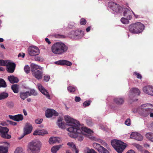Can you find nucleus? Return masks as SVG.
Masks as SVG:
<instances>
[{
    "label": "nucleus",
    "instance_id": "6e6d98bb",
    "mask_svg": "<svg viewBox=\"0 0 153 153\" xmlns=\"http://www.w3.org/2000/svg\"><path fill=\"white\" fill-rule=\"evenodd\" d=\"M7 122L11 125L13 126H15L16 125L17 123H16L13 122L11 121L7 120Z\"/></svg>",
    "mask_w": 153,
    "mask_h": 153
},
{
    "label": "nucleus",
    "instance_id": "7c9ffc66",
    "mask_svg": "<svg viewBox=\"0 0 153 153\" xmlns=\"http://www.w3.org/2000/svg\"><path fill=\"white\" fill-rule=\"evenodd\" d=\"M68 147L71 149L73 151L77 149L75 144L73 142H69L67 143Z\"/></svg>",
    "mask_w": 153,
    "mask_h": 153
},
{
    "label": "nucleus",
    "instance_id": "9d476101",
    "mask_svg": "<svg viewBox=\"0 0 153 153\" xmlns=\"http://www.w3.org/2000/svg\"><path fill=\"white\" fill-rule=\"evenodd\" d=\"M8 131L9 129L7 128L2 127L0 126V132L2 137L7 139L11 138V136L7 134Z\"/></svg>",
    "mask_w": 153,
    "mask_h": 153
},
{
    "label": "nucleus",
    "instance_id": "f257e3e1",
    "mask_svg": "<svg viewBox=\"0 0 153 153\" xmlns=\"http://www.w3.org/2000/svg\"><path fill=\"white\" fill-rule=\"evenodd\" d=\"M64 119L67 123L66 125L69 127L66 129L69 132L68 135L71 137L76 138L78 140L81 141L83 139L85 133L90 134L93 133L90 129L83 125H80L79 121L69 116H65Z\"/></svg>",
    "mask_w": 153,
    "mask_h": 153
},
{
    "label": "nucleus",
    "instance_id": "9b49d317",
    "mask_svg": "<svg viewBox=\"0 0 153 153\" xmlns=\"http://www.w3.org/2000/svg\"><path fill=\"white\" fill-rule=\"evenodd\" d=\"M29 54L31 56H36L38 55L39 53V49L36 46H32L29 48L28 50Z\"/></svg>",
    "mask_w": 153,
    "mask_h": 153
},
{
    "label": "nucleus",
    "instance_id": "49530a36",
    "mask_svg": "<svg viewBox=\"0 0 153 153\" xmlns=\"http://www.w3.org/2000/svg\"><path fill=\"white\" fill-rule=\"evenodd\" d=\"M85 153H97L94 149H87V152Z\"/></svg>",
    "mask_w": 153,
    "mask_h": 153
},
{
    "label": "nucleus",
    "instance_id": "4468645a",
    "mask_svg": "<svg viewBox=\"0 0 153 153\" xmlns=\"http://www.w3.org/2000/svg\"><path fill=\"white\" fill-rule=\"evenodd\" d=\"M130 137L131 138L134 139L138 141L142 140L143 139V137L141 134L136 132H132Z\"/></svg>",
    "mask_w": 153,
    "mask_h": 153
},
{
    "label": "nucleus",
    "instance_id": "4c0bfd02",
    "mask_svg": "<svg viewBox=\"0 0 153 153\" xmlns=\"http://www.w3.org/2000/svg\"><path fill=\"white\" fill-rule=\"evenodd\" d=\"M23 151L22 148L18 147L16 149L14 153H24Z\"/></svg>",
    "mask_w": 153,
    "mask_h": 153
},
{
    "label": "nucleus",
    "instance_id": "39448f33",
    "mask_svg": "<svg viewBox=\"0 0 153 153\" xmlns=\"http://www.w3.org/2000/svg\"><path fill=\"white\" fill-rule=\"evenodd\" d=\"M144 28V25L140 22H137L130 25L128 27V30L131 33L138 34L141 33Z\"/></svg>",
    "mask_w": 153,
    "mask_h": 153
},
{
    "label": "nucleus",
    "instance_id": "f704fd0d",
    "mask_svg": "<svg viewBox=\"0 0 153 153\" xmlns=\"http://www.w3.org/2000/svg\"><path fill=\"white\" fill-rule=\"evenodd\" d=\"M67 89L69 92L74 93L76 90V88L72 86H70L68 87Z\"/></svg>",
    "mask_w": 153,
    "mask_h": 153
},
{
    "label": "nucleus",
    "instance_id": "1a4fd4ad",
    "mask_svg": "<svg viewBox=\"0 0 153 153\" xmlns=\"http://www.w3.org/2000/svg\"><path fill=\"white\" fill-rule=\"evenodd\" d=\"M93 146L94 147L97 149L100 153H109L107 149L97 143H94L93 144Z\"/></svg>",
    "mask_w": 153,
    "mask_h": 153
},
{
    "label": "nucleus",
    "instance_id": "bb28decb",
    "mask_svg": "<svg viewBox=\"0 0 153 153\" xmlns=\"http://www.w3.org/2000/svg\"><path fill=\"white\" fill-rule=\"evenodd\" d=\"M21 95L22 96H35L36 95L35 90H31L26 93H22Z\"/></svg>",
    "mask_w": 153,
    "mask_h": 153
},
{
    "label": "nucleus",
    "instance_id": "4d7b16f0",
    "mask_svg": "<svg viewBox=\"0 0 153 153\" xmlns=\"http://www.w3.org/2000/svg\"><path fill=\"white\" fill-rule=\"evenodd\" d=\"M81 100L80 98L76 96L75 98V100L76 102L79 101Z\"/></svg>",
    "mask_w": 153,
    "mask_h": 153
},
{
    "label": "nucleus",
    "instance_id": "473e14b6",
    "mask_svg": "<svg viewBox=\"0 0 153 153\" xmlns=\"http://www.w3.org/2000/svg\"><path fill=\"white\" fill-rule=\"evenodd\" d=\"M146 136L148 139L153 142V133H148L146 134Z\"/></svg>",
    "mask_w": 153,
    "mask_h": 153
},
{
    "label": "nucleus",
    "instance_id": "69168bd1",
    "mask_svg": "<svg viewBox=\"0 0 153 153\" xmlns=\"http://www.w3.org/2000/svg\"><path fill=\"white\" fill-rule=\"evenodd\" d=\"M91 30V27L89 26L86 29V30L87 32H89Z\"/></svg>",
    "mask_w": 153,
    "mask_h": 153
},
{
    "label": "nucleus",
    "instance_id": "f8f14e48",
    "mask_svg": "<svg viewBox=\"0 0 153 153\" xmlns=\"http://www.w3.org/2000/svg\"><path fill=\"white\" fill-rule=\"evenodd\" d=\"M58 115V113L53 109H48L45 112V116L48 118L51 117L53 116H57Z\"/></svg>",
    "mask_w": 153,
    "mask_h": 153
},
{
    "label": "nucleus",
    "instance_id": "8fccbe9b",
    "mask_svg": "<svg viewBox=\"0 0 153 153\" xmlns=\"http://www.w3.org/2000/svg\"><path fill=\"white\" fill-rule=\"evenodd\" d=\"M43 121L42 119H37L35 120V122L37 124L41 123Z\"/></svg>",
    "mask_w": 153,
    "mask_h": 153
},
{
    "label": "nucleus",
    "instance_id": "680f3d73",
    "mask_svg": "<svg viewBox=\"0 0 153 153\" xmlns=\"http://www.w3.org/2000/svg\"><path fill=\"white\" fill-rule=\"evenodd\" d=\"M57 37L58 38H64L65 37V36L63 35H60L59 34H58L57 35Z\"/></svg>",
    "mask_w": 153,
    "mask_h": 153
},
{
    "label": "nucleus",
    "instance_id": "e433bc0d",
    "mask_svg": "<svg viewBox=\"0 0 153 153\" xmlns=\"http://www.w3.org/2000/svg\"><path fill=\"white\" fill-rule=\"evenodd\" d=\"M131 19H129L128 18H122L121 19L122 22L124 24H127L129 22V20Z\"/></svg>",
    "mask_w": 153,
    "mask_h": 153
},
{
    "label": "nucleus",
    "instance_id": "6e6552de",
    "mask_svg": "<svg viewBox=\"0 0 153 153\" xmlns=\"http://www.w3.org/2000/svg\"><path fill=\"white\" fill-rule=\"evenodd\" d=\"M108 7L113 11L116 13L120 12L123 10V8L119 4L113 2H109Z\"/></svg>",
    "mask_w": 153,
    "mask_h": 153
},
{
    "label": "nucleus",
    "instance_id": "de8ad7c7",
    "mask_svg": "<svg viewBox=\"0 0 153 153\" xmlns=\"http://www.w3.org/2000/svg\"><path fill=\"white\" fill-rule=\"evenodd\" d=\"M35 60L37 61H43V59L42 58H41L40 57L37 56H36L34 58Z\"/></svg>",
    "mask_w": 153,
    "mask_h": 153
},
{
    "label": "nucleus",
    "instance_id": "4be33fe9",
    "mask_svg": "<svg viewBox=\"0 0 153 153\" xmlns=\"http://www.w3.org/2000/svg\"><path fill=\"white\" fill-rule=\"evenodd\" d=\"M63 119L61 117H59L58 119L57 124L59 128L62 129L65 128L66 124L62 122Z\"/></svg>",
    "mask_w": 153,
    "mask_h": 153
},
{
    "label": "nucleus",
    "instance_id": "c756f323",
    "mask_svg": "<svg viewBox=\"0 0 153 153\" xmlns=\"http://www.w3.org/2000/svg\"><path fill=\"white\" fill-rule=\"evenodd\" d=\"M30 67L31 71L33 73L38 70V69H40L39 66L33 63H32L31 64Z\"/></svg>",
    "mask_w": 153,
    "mask_h": 153
},
{
    "label": "nucleus",
    "instance_id": "b1692460",
    "mask_svg": "<svg viewBox=\"0 0 153 153\" xmlns=\"http://www.w3.org/2000/svg\"><path fill=\"white\" fill-rule=\"evenodd\" d=\"M114 102L118 105H121L123 104L124 100L122 98L117 97L114 99Z\"/></svg>",
    "mask_w": 153,
    "mask_h": 153
},
{
    "label": "nucleus",
    "instance_id": "f3484780",
    "mask_svg": "<svg viewBox=\"0 0 153 153\" xmlns=\"http://www.w3.org/2000/svg\"><path fill=\"white\" fill-rule=\"evenodd\" d=\"M43 72L42 71L37 70L32 73V74L34 77L38 79H41L43 76Z\"/></svg>",
    "mask_w": 153,
    "mask_h": 153
},
{
    "label": "nucleus",
    "instance_id": "5701e85b",
    "mask_svg": "<svg viewBox=\"0 0 153 153\" xmlns=\"http://www.w3.org/2000/svg\"><path fill=\"white\" fill-rule=\"evenodd\" d=\"M60 140V138L58 137H53L50 138L49 142L50 144H52L56 143H59Z\"/></svg>",
    "mask_w": 153,
    "mask_h": 153
},
{
    "label": "nucleus",
    "instance_id": "aec40b11",
    "mask_svg": "<svg viewBox=\"0 0 153 153\" xmlns=\"http://www.w3.org/2000/svg\"><path fill=\"white\" fill-rule=\"evenodd\" d=\"M46 131L44 130H36L33 133V134L34 135H44L45 134H48Z\"/></svg>",
    "mask_w": 153,
    "mask_h": 153
},
{
    "label": "nucleus",
    "instance_id": "09e8293b",
    "mask_svg": "<svg viewBox=\"0 0 153 153\" xmlns=\"http://www.w3.org/2000/svg\"><path fill=\"white\" fill-rule=\"evenodd\" d=\"M50 77L49 75H46L44 76V80L46 82H48L50 79Z\"/></svg>",
    "mask_w": 153,
    "mask_h": 153
},
{
    "label": "nucleus",
    "instance_id": "7ed1b4c3",
    "mask_svg": "<svg viewBox=\"0 0 153 153\" xmlns=\"http://www.w3.org/2000/svg\"><path fill=\"white\" fill-rule=\"evenodd\" d=\"M134 113L138 112L140 114L145 117L149 115V112L153 111V105L149 103L142 105L137 109H134L132 111Z\"/></svg>",
    "mask_w": 153,
    "mask_h": 153
},
{
    "label": "nucleus",
    "instance_id": "72a5a7b5",
    "mask_svg": "<svg viewBox=\"0 0 153 153\" xmlns=\"http://www.w3.org/2000/svg\"><path fill=\"white\" fill-rule=\"evenodd\" d=\"M11 88L14 93H17L18 92V88L16 84L13 85L11 87Z\"/></svg>",
    "mask_w": 153,
    "mask_h": 153
},
{
    "label": "nucleus",
    "instance_id": "a878e982",
    "mask_svg": "<svg viewBox=\"0 0 153 153\" xmlns=\"http://www.w3.org/2000/svg\"><path fill=\"white\" fill-rule=\"evenodd\" d=\"M8 79L10 82L12 83H17L19 81V80L17 77L13 76H8Z\"/></svg>",
    "mask_w": 153,
    "mask_h": 153
},
{
    "label": "nucleus",
    "instance_id": "0eeeda50",
    "mask_svg": "<svg viewBox=\"0 0 153 153\" xmlns=\"http://www.w3.org/2000/svg\"><path fill=\"white\" fill-rule=\"evenodd\" d=\"M83 33L84 32L82 31L76 30L71 31L69 36L71 38L77 39L81 38L83 35Z\"/></svg>",
    "mask_w": 153,
    "mask_h": 153
},
{
    "label": "nucleus",
    "instance_id": "412c9836",
    "mask_svg": "<svg viewBox=\"0 0 153 153\" xmlns=\"http://www.w3.org/2000/svg\"><path fill=\"white\" fill-rule=\"evenodd\" d=\"M123 15L129 19H131L132 18L131 11L128 8H125L124 9Z\"/></svg>",
    "mask_w": 153,
    "mask_h": 153
},
{
    "label": "nucleus",
    "instance_id": "2eb2a0df",
    "mask_svg": "<svg viewBox=\"0 0 153 153\" xmlns=\"http://www.w3.org/2000/svg\"><path fill=\"white\" fill-rule=\"evenodd\" d=\"M6 66L7 71L9 73H12L14 71L16 64L14 63L8 62Z\"/></svg>",
    "mask_w": 153,
    "mask_h": 153
},
{
    "label": "nucleus",
    "instance_id": "5fc2aeb1",
    "mask_svg": "<svg viewBox=\"0 0 153 153\" xmlns=\"http://www.w3.org/2000/svg\"><path fill=\"white\" fill-rule=\"evenodd\" d=\"M88 137L89 138H90V139L91 140H94V141H96V140L95 138V137H94L92 136L91 135H88Z\"/></svg>",
    "mask_w": 153,
    "mask_h": 153
},
{
    "label": "nucleus",
    "instance_id": "37998d69",
    "mask_svg": "<svg viewBox=\"0 0 153 153\" xmlns=\"http://www.w3.org/2000/svg\"><path fill=\"white\" fill-rule=\"evenodd\" d=\"M133 75H134L136 76V77L137 78L139 79H141L142 78V75L136 72H134L133 73Z\"/></svg>",
    "mask_w": 153,
    "mask_h": 153
},
{
    "label": "nucleus",
    "instance_id": "e2e57ef3",
    "mask_svg": "<svg viewBox=\"0 0 153 153\" xmlns=\"http://www.w3.org/2000/svg\"><path fill=\"white\" fill-rule=\"evenodd\" d=\"M126 153H135L134 151L132 149L129 150Z\"/></svg>",
    "mask_w": 153,
    "mask_h": 153
},
{
    "label": "nucleus",
    "instance_id": "052dcab7",
    "mask_svg": "<svg viewBox=\"0 0 153 153\" xmlns=\"http://www.w3.org/2000/svg\"><path fill=\"white\" fill-rule=\"evenodd\" d=\"M45 40L46 42L48 44L50 45L51 43V42L50 41V40L48 38H46L45 39Z\"/></svg>",
    "mask_w": 153,
    "mask_h": 153
},
{
    "label": "nucleus",
    "instance_id": "a19ab883",
    "mask_svg": "<svg viewBox=\"0 0 153 153\" xmlns=\"http://www.w3.org/2000/svg\"><path fill=\"white\" fill-rule=\"evenodd\" d=\"M7 61L4 60L2 59H0V65L1 66H5L6 65L7 63Z\"/></svg>",
    "mask_w": 153,
    "mask_h": 153
},
{
    "label": "nucleus",
    "instance_id": "20e7f679",
    "mask_svg": "<svg viewBox=\"0 0 153 153\" xmlns=\"http://www.w3.org/2000/svg\"><path fill=\"white\" fill-rule=\"evenodd\" d=\"M42 144L39 140H35L29 143L28 150L29 153H39Z\"/></svg>",
    "mask_w": 153,
    "mask_h": 153
},
{
    "label": "nucleus",
    "instance_id": "338daca9",
    "mask_svg": "<svg viewBox=\"0 0 153 153\" xmlns=\"http://www.w3.org/2000/svg\"><path fill=\"white\" fill-rule=\"evenodd\" d=\"M23 113H24V114L25 115V116L27 115V111L25 110L24 109L23 110Z\"/></svg>",
    "mask_w": 153,
    "mask_h": 153
},
{
    "label": "nucleus",
    "instance_id": "864d4df0",
    "mask_svg": "<svg viewBox=\"0 0 153 153\" xmlns=\"http://www.w3.org/2000/svg\"><path fill=\"white\" fill-rule=\"evenodd\" d=\"M86 123L87 125L89 126H91L92 125L93 123L91 120H88L86 121Z\"/></svg>",
    "mask_w": 153,
    "mask_h": 153
},
{
    "label": "nucleus",
    "instance_id": "a18cd8bd",
    "mask_svg": "<svg viewBox=\"0 0 153 153\" xmlns=\"http://www.w3.org/2000/svg\"><path fill=\"white\" fill-rule=\"evenodd\" d=\"M125 124L127 126H130L131 125V120L129 118L127 119L125 122Z\"/></svg>",
    "mask_w": 153,
    "mask_h": 153
},
{
    "label": "nucleus",
    "instance_id": "79ce46f5",
    "mask_svg": "<svg viewBox=\"0 0 153 153\" xmlns=\"http://www.w3.org/2000/svg\"><path fill=\"white\" fill-rule=\"evenodd\" d=\"M87 22V21L84 18H81L80 21V24L81 25H85Z\"/></svg>",
    "mask_w": 153,
    "mask_h": 153
},
{
    "label": "nucleus",
    "instance_id": "ddd939ff",
    "mask_svg": "<svg viewBox=\"0 0 153 153\" xmlns=\"http://www.w3.org/2000/svg\"><path fill=\"white\" fill-rule=\"evenodd\" d=\"M33 127L31 124L27 123L24 129L23 135L21 138H22L26 135L30 133L32 130Z\"/></svg>",
    "mask_w": 153,
    "mask_h": 153
},
{
    "label": "nucleus",
    "instance_id": "0e129e2a",
    "mask_svg": "<svg viewBox=\"0 0 153 153\" xmlns=\"http://www.w3.org/2000/svg\"><path fill=\"white\" fill-rule=\"evenodd\" d=\"M7 96H0V100H3L7 97Z\"/></svg>",
    "mask_w": 153,
    "mask_h": 153
},
{
    "label": "nucleus",
    "instance_id": "6ab92c4d",
    "mask_svg": "<svg viewBox=\"0 0 153 153\" xmlns=\"http://www.w3.org/2000/svg\"><path fill=\"white\" fill-rule=\"evenodd\" d=\"M9 117L10 119L17 121H21L23 119V115L20 114L14 116L9 115Z\"/></svg>",
    "mask_w": 153,
    "mask_h": 153
},
{
    "label": "nucleus",
    "instance_id": "dca6fc26",
    "mask_svg": "<svg viewBox=\"0 0 153 153\" xmlns=\"http://www.w3.org/2000/svg\"><path fill=\"white\" fill-rule=\"evenodd\" d=\"M144 92L147 94L153 96V87L148 85L144 87L143 88Z\"/></svg>",
    "mask_w": 153,
    "mask_h": 153
},
{
    "label": "nucleus",
    "instance_id": "bf43d9fd",
    "mask_svg": "<svg viewBox=\"0 0 153 153\" xmlns=\"http://www.w3.org/2000/svg\"><path fill=\"white\" fill-rule=\"evenodd\" d=\"M25 54L24 53H22V54H21V53H19V54L18 55V57H22V58H23L25 56Z\"/></svg>",
    "mask_w": 153,
    "mask_h": 153
},
{
    "label": "nucleus",
    "instance_id": "603ef678",
    "mask_svg": "<svg viewBox=\"0 0 153 153\" xmlns=\"http://www.w3.org/2000/svg\"><path fill=\"white\" fill-rule=\"evenodd\" d=\"M100 142L101 143L102 145H103L104 146H105L106 147H107V144L103 140H100Z\"/></svg>",
    "mask_w": 153,
    "mask_h": 153
},
{
    "label": "nucleus",
    "instance_id": "ea45409f",
    "mask_svg": "<svg viewBox=\"0 0 153 153\" xmlns=\"http://www.w3.org/2000/svg\"><path fill=\"white\" fill-rule=\"evenodd\" d=\"M91 102V100L86 101L83 103V105L85 107L88 106Z\"/></svg>",
    "mask_w": 153,
    "mask_h": 153
},
{
    "label": "nucleus",
    "instance_id": "c9c22d12",
    "mask_svg": "<svg viewBox=\"0 0 153 153\" xmlns=\"http://www.w3.org/2000/svg\"><path fill=\"white\" fill-rule=\"evenodd\" d=\"M8 149L7 148L0 146V153H7Z\"/></svg>",
    "mask_w": 153,
    "mask_h": 153
},
{
    "label": "nucleus",
    "instance_id": "423d86ee",
    "mask_svg": "<svg viewBox=\"0 0 153 153\" xmlns=\"http://www.w3.org/2000/svg\"><path fill=\"white\" fill-rule=\"evenodd\" d=\"M111 144L118 153H122L126 147L124 143L121 141L113 140L111 141Z\"/></svg>",
    "mask_w": 153,
    "mask_h": 153
},
{
    "label": "nucleus",
    "instance_id": "3c124183",
    "mask_svg": "<svg viewBox=\"0 0 153 153\" xmlns=\"http://www.w3.org/2000/svg\"><path fill=\"white\" fill-rule=\"evenodd\" d=\"M134 145L138 150H140L142 149V147L139 144L135 143Z\"/></svg>",
    "mask_w": 153,
    "mask_h": 153
},
{
    "label": "nucleus",
    "instance_id": "2f4dec72",
    "mask_svg": "<svg viewBox=\"0 0 153 153\" xmlns=\"http://www.w3.org/2000/svg\"><path fill=\"white\" fill-rule=\"evenodd\" d=\"M7 86L6 82L2 78H0V88H5Z\"/></svg>",
    "mask_w": 153,
    "mask_h": 153
},
{
    "label": "nucleus",
    "instance_id": "58836bf2",
    "mask_svg": "<svg viewBox=\"0 0 153 153\" xmlns=\"http://www.w3.org/2000/svg\"><path fill=\"white\" fill-rule=\"evenodd\" d=\"M24 70L26 73L28 74L29 73L30 71L29 66L28 65H26L24 67Z\"/></svg>",
    "mask_w": 153,
    "mask_h": 153
},
{
    "label": "nucleus",
    "instance_id": "393cba45",
    "mask_svg": "<svg viewBox=\"0 0 153 153\" xmlns=\"http://www.w3.org/2000/svg\"><path fill=\"white\" fill-rule=\"evenodd\" d=\"M129 92L133 94L139 96L140 95V90L137 88H131L129 91Z\"/></svg>",
    "mask_w": 153,
    "mask_h": 153
},
{
    "label": "nucleus",
    "instance_id": "f03ea898",
    "mask_svg": "<svg viewBox=\"0 0 153 153\" xmlns=\"http://www.w3.org/2000/svg\"><path fill=\"white\" fill-rule=\"evenodd\" d=\"M68 47L62 42H57L53 44L51 47V50L56 54L61 55L66 52Z\"/></svg>",
    "mask_w": 153,
    "mask_h": 153
},
{
    "label": "nucleus",
    "instance_id": "c03bdc74",
    "mask_svg": "<svg viewBox=\"0 0 153 153\" xmlns=\"http://www.w3.org/2000/svg\"><path fill=\"white\" fill-rule=\"evenodd\" d=\"M7 105L9 108H12L14 106V104L11 102H7Z\"/></svg>",
    "mask_w": 153,
    "mask_h": 153
},
{
    "label": "nucleus",
    "instance_id": "c85d7f7f",
    "mask_svg": "<svg viewBox=\"0 0 153 153\" xmlns=\"http://www.w3.org/2000/svg\"><path fill=\"white\" fill-rule=\"evenodd\" d=\"M38 88L41 92L45 96H50L47 91L41 85L38 86Z\"/></svg>",
    "mask_w": 153,
    "mask_h": 153
},
{
    "label": "nucleus",
    "instance_id": "13d9d810",
    "mask_svg": "<svg viewBox=\"0 0 153 153\" xmlns=\"http://www.w3.org/2000/svg\"><path fill=\"white\" fill-rule=\"evenodd\" d=\"M8 94L7 93H6V92H3L2 93H1L0 94V96H8Z\"/></svg>",
    "mask_w": 153,
    "mask_h": 153
},
{
    "label": "nucleus",
    "instance_id": "774afa93",
    "mask_svg": "<svg viewBox=\"0 0 153 153\" xmlns=\"http://www.w3.org/2000/svg\"><path fill=\"white\" fill-rule=\"evenodd\" d=\"M151 111L149 112V114L150 113V116L151 117H153V113L151 112Z\"/></svg>",
    "mask_w": 153,
    "mask_h": 153
},
{
    "label": "nucleus",
    "instance_id": "a211bd4d",
    "mask_svg": "<svg viewBox=\"0 0 153 153\" xmlns=\"http://www.w3.org/2000/svg\"><path fill=\"white\" fill-rule=\"evenodd\" d=\"M55 63L56 64L60 65H66L67 66H70L72 65L71 62L65 60H60L57 61Z\"/></svg>",
    "mask_w": 153,
    "mask_h": 153
},
{
    "label": "nucleus",
    "instance_id": "cd10ccee",
    "mask_svg": "<svg viewBox=\"0 0 153 153\" xmlns=\"http://www.w3.org/2000/svg\"><path fill=\"white\" fill-rule=\"evenodd\" d=\"M61 147V145L53 146L51 149V152L52 153H56Z\"/></svg>",
    "mask_w": 153,
    "mask_h": 153
}]
</instances>
